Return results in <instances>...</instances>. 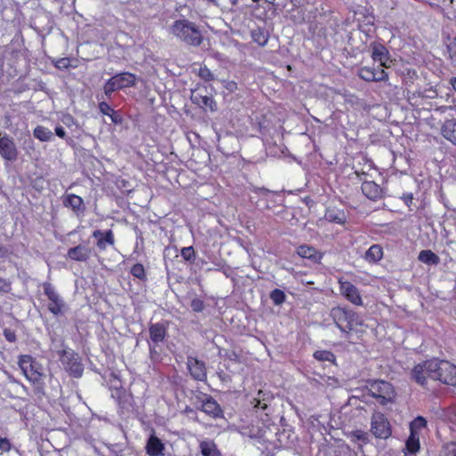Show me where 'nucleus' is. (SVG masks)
<instances>
[{
    "label": "nucleus",
    "instance_id": "obj_1",
    "mask_svg": "<svg viewBox=\"0 0 456 456\" xmlns=\"http://www.w3.org/2000/svg\"><path fill=\"white\" fill-rule=\"evenodd\" d=\"M18 364L33 387L34 395L38 400L45 396L44 373L41 365L29 354H21L19 357Z\"/></svg>",
    "mask_w": 456,
    "mask_h": 456
},
{
    "label": "nucleus",
    "instance_id": "obj_2",
    "mask_svg": "<svg viewBox=\"0 0 456 456\" xmlns=\"http://www.w3.org/2000/svg\"><path fill=\"white\" fill-rule=\"evenodd\" d=\"M330 316L336 326L345 333L363 332L364 322L362 318L354 311L346 307H334Z\"/></svg>",
    "mask_w": 456,
    "mask_h": 456
},
{
    "label": "nucleus",
    "instance_id": "obj_3",
    "mask_svg": "<svg viewBox=\"0 0 456 456\" xmlns=\"http://www.w3.org/2000/svg\"><path fill=\"white\" fill-rule=\"evenodd\" d=\"M170 33L191 46H200L203 36L198 26L187 19H180L170 26Z\"/></svg>",
    "mask_w": 456,
    "mask_h": 456
},
{
    "label": "nucleus",
    "instance_id": "obj_4",
    "mask_svg": "<svg viewBox=\"0 0 456 456\" xmlns=\"http://www.w3.org/2000/svg\"><path fill=\"white\" fill-rule=\"evenodd\" d=\"M59 360L68 374L79 379L84 373V364L80 356L72 349H63L58 352Z\"/></svg>",
    "mask_w": 456,
    "mask_h": 456
},
{
    "label": "nucleus",
    "instance_id": "obj_5",
    "mask_svg": "<svg viewBox=\"0 0 456 456\" xmlns=\"http://www.w3.org/2000/svg\"><path fill=\"white\" fill-rule=\"evenodd\" d=\"M368 389L370 395L381 405L395 402L396 392L393 385L387 381L373 380L369 384Z\"/></svg>",
    "mask_w": 456,
    "mask_h": 456
},
{
    "label": "nucleus",
    "instance_id": "obj_6",
    "mask_svg": "<svg viewBox=\"0 0 456 456\" xmlns=\"http://www.w3.org/2000/svg\"><path fill=\"white\" fill-rule=\"evenodd\" d=\"M437 358L434 357L419 362L411 370V379L418 385L425 387L428 379H433L436 374Z\"/></svg>",
    "mask_w": 456,
    "mask_h": 456
},
{
    "label": "nucleus",
    "instance_id": "obj_7",
    "mask_svg": "<svg viewBox=\"0 0 456 456\" xmlns=\"http://www.w3.org/2000/svg\"><path fill=\"white\" fill-rule=\"evenodd\" d=\"M42 287L45 296L49 300L48 311L55 316L63 314L67 310V305L55 287L50 282H44Z\"/></svg>",
    "mask_w": 456,
    "mask_h": 456
},
{
    "label": "nucleus",
    "instance_id": "obj_8",
    "mask_svg": "<svg viewBox=\"0 0 456 456\" xmlns=\"http://www.w3.org/2000/svg\"><path fill=\"white\" fill-rule=\"evenodd\" d=\"M434 380L448 386H456V366L447 360L437 358Z\"/></svg>",
    "mask_w": 456,
    "mask_h": 456
},
{
    "label": "nucleus",
    "instance_id": "obj_9",
    "mask_svg": "<svg viewBox=\"0 0 456 456\" xmlns=\"http://www.w3.org/2000/svg\"><path fill=\"white\" fill-rule=\"evenodd\" d=\"M370 430L376 438L387 439L392 435V428L387 418L381 412L371 417Z\"/></svg>",
    "mask_w": 456,
    "mask_h": 456
},
{
    "label": "nucleus",
    "instance_id": "obj_10",
    "mask_svg": "<svg viewBox=\"0 0 456 456\" xmlns=\"http://www.w3.org/2000/svg\"><path fill=\"white\" fill-rule=\"evenodd\" d=\"M358 76L367 82H386L388 80V74L380 66L362 67L358 70Z\"/></svg>",
    "mask_w": 456,
    "mask_h": 456
},
{
    "label": "nucleus",
    "instance_id": "obj_11",
    "mask_svg": "<svg viewBox=\"0 0 456 456\" xmlns=\"http://www.w3.org/2000/svg\"><path fill=\"white\" fill-rule=\"evenodd\" d=\"M341 295L354 305H362L363 302L356 286L348 281L338 280Z\"/></svg>",
    "mask_w": 456,
    "mask_h": 456
},
{
    "label": "nucleus",
    "instance_id": "obj_12",
    "mask_svg": "<svg viewBox=\"0 0 456 456\" xmlns=\"http://www.w3.org/2000/svg\"><path fill=\"white\" fill-rule=\"evenodd\" d=\"M18 149L12 138L8 135L0 137V156L7 161L18 159Z\"/></svg>",
    "mask_w": 456,
    "mask_h": 456
},
{
    "label": "nucleus",
    "instance_id": "obj_13",
    "mask_svg": "<svg viewBox=\"0 0 456 456\" xmlns=\"http://www.w3.org/2000/svg\"><path fill=\"white\" fill-rule=\"evenodd\" d=\"M149 334L151 338L149 347L151 354H152V352L154 351V347L158 346L159 343L165 341L167 335V328L163 323L160 322L151 323L149 325Z\"/></svg>",
    "mask_w": 456,
    "mask_h": 456
},
{
    "label": "nucleus",
    "instance_id": "obj_14",
    "mask_svg": "<svg viewBox=\"0 0 456 456\" xmlns=\"http://www.w3.org/2000/svg\"><path fill=\"white\" fill-rule=\"evenodd\" d=\"M187 367L193 379L204 381L207 379V368L204 362L193 356H188Z\"/></svg>",
    "mask_w": 456,
    "mask_h": 456
},
{
    "label": "nucleus",
    "instance_id": "obj_15",
    "mask_svg": "<svg viewBox=\"0 0 456 456\" xmlns=\"http://www.w3.org/2000/svg\"><path fill=\"white\" fill-rule=\"evenodd\" d=\"M200 411L213 419H218L224 416V411L219 403L208 395H204L201 400Z\"/></svg>",
    "mask_w": 456,
    "mask_h": 456
},
{
    "label": "nucleus",
    "instance_id": "obj_16",
    "mask_svg": "<svg viewBox=\"0 0 456 456\" xmlns=\"http://www.w3.org/2000/svg\"><path fill=\"white\" fill-rule=\"evenodd\" d=\"M92 237L96 240V247L100 251H104L107 246L115 245V235L112 230H94Z\"/></svg>",
    "mask_w": 456,
    "mask_h": 456
},
{
    "label": "nucleus",
    "instance_id": "obj_17",
    "mask_svg": "<svg viewBox=\"0 0 456 456\" xmlns=\"http://www.w3.org/2000/svg\"><path fill=\"white\" fill-rule=\"evenodd\" d=\"M92 249L83 244L69 248L66 257L76 262H86L90 259Z\"/></svg>",
    "mask_w": 456,
    "mask_h": 456
},
{
    "label": "nucleus",
    "instance_id": "obj_18",
    "mask_svg": "<svg viewBox=\"0 0 456 456\" xmlns=\"http://www.w3.org/2000/svg\"><path fill=\"white\" fill-rule=\"evenodd\" d=\"M297 254L302 257L310 260L314 264L321 263L323 253L317 250L314 247L303 244L297 248Z\"/></svg>",
    "mask_w": 456,
    "mask_h": 456
},
{
    "label": "nucleus",
    "instance_id": "obj_19",
    "mask_svg": "<svg viewBox=\"0 0 456 456\" xmlns=\"http://www.w3.org/2000/svg\"><path fill=\"white\" fill-rule=\"evenodd\" d=\"M371 58L374 61L379 62L381 68L387 67V62L389 61V52L387 47L379 42L370 44Z\"/></svg>",
    "mask_w": 456,
    "mask_h": 456
},
{
    "label": "nucleus",
    "instance_id": "obj_20",
    "mask_svg": "<svg viewBox=\"0 0 456 456\" xmlns=\"http://www.w3.org/2000/svg\"><path fill=\"white\" fill-rule=\"evenodd\" d=\"M361 189L362 193L370 200L377 201L383 198V189L374 181H364Z\"/></svg>",
    "mask_w": 456,
    "mask_h": 456
},
{
    "label": "nucleus",
    "instance_id": "obj_21",
    "mask_svg": "<svg viewBox=\"0 0 456 456\" xmlns=\"http://www.w3.org/2000/svg\"><path fill=\"white\" fill-rule=\"evenodd\" d=\"M145 451L149 456H163L165 444L158 436L151 435L147 440Z\"/></svg>",
    "mask_w": 456,
    "mask_h": 456
},
{
    "label": "nucleus",
    "instance_id": "obj_22",
    "mask_svg": "<svg viewBox=\"0 0 456 456\" xmlns=\"http://www.w3.org/2000/svg\"><path fill=\"white\" fill-rule=\"evenodd\" d=\"M63 205L66 208H71L72 211L77 215L83 213L86 208L84 200L80 196L74 193L68 194L63 199Z\"/></svg>",
    "mask_w": 456,
    "mask_h": 456
},
{
    "label": "nucleus",
    "instance_id": "obj_23",
    "mask_svg": "<svg viewBox=\"0 0 456 456\" xmlns=\"http://www.w3.org/2000/svg\"><path fill=\"white\" fill-rule=\"evenodd\" d=\"M441 134L456 146V118L446 119L441 126Z\"/></svg>",
    "mask_w": 456,
    "mask_h": 456
},
{
    "label": "nucleus",
    "instance_id": "obj_24",
    "mask_svg": "<svg viewBox=\"0 0 456 456\" xmlns=\"http://www.w3.org/2000/svg\"><path fill=\"white\" fill-rule=\"evenodd\" d=\"M273 399V395L270 391L259 389L256 395L251 400V404L254 408L265 410Z\"/></svg>",
    "mask_w": 456,
    "mask_h": 456
},
{
    "label": "nucleus",
    "instance_id": "obj_25",
    "mask_svg": "<svg viewBox=\"0 0 456 456\" xmlns=\"http://www.w3.org/2000/svg\"><path fill=\"white\" fill-rule=\"evenodd\" d=\"M115 80L120 86V90L127 87H133L136 84V77L130 72H121L113 76Z\"/></svg>",
    "mask_w": 456,
    "mask_h": 456
},
{
    "label": "nucleus",
    "instance_id": "obj_26",
    "mask_svg": "<svg viewBox=\"0 0 456 456\" xmlns=\"http://www.w3.org/2000/svg\"><path fill=\"white\" fill-rule=\"evenodd\" d=\"M383 257V248L379 244L371 245L365 252L364 259L370 264H376Z\"/></svg>",
    "mask_w": 456,
    "mask_h": 456
},
{
    "label": "nucleus",
    "instance_id": "obj_27",
    "mask_svg": "<svg viewBox=\"0 0 456 456\" xmlns=\"http://www.w3.org/2000/svg\"><path fill=\"white\" fill-rule=\"evenodd\" d=\"M200 449L202 456H221L220 451L213 441H201L200 443Z\"/></svg>",
    "mask_w": 456,
    "mask_h": 456
},
{
    "label": "nucleus",
    "instance_id": "obj_28",
    "mask_svg": "<svg viewBox=\"0 0 456 456\" xmlns=\"http://www.w3.org/2000/svg\"><path fill=\"white\" fill-rule=\"evenodd\" d=\"M324 217L327 221L338 224H344L346 222V216L341 210L328 209Z\"/></svg>",
    "mask_w": 456,
    "mask_h": 456
},
{
    "label": "nucleus",
    "instance_id": "obj_29",
    "mask_svg": "<svg viewBox=\"0 0 456 456\" xmlns=\"http://www.w3.org/2000/svg\"><path fill=\"white\" fill-rule=\"evenodd\" d=\"M419 261L427 264L436 265L440 262L439 256L430 249L421 250L418 256Z\"/></svg>",
    "mask_w": 456,
    "mask_h": 456
},
{
    "label": "nucleus",
    "instance_id": "obj_30",
    "mask_svg": "<svg viewBox=\"0 0 456 456\" xmlns=\"http://www.w3.org/2000/svg\"><path fill=\"white\" fill-rule=\"evenodd\" d=\"M420 451V441L419 434H410L405 442L403 452H419Z\"/></svg>",
    "mask_w": 456,
    "mask_h": 456
},
{
    "label": "nucleus",
    "instance_id": "obj_31",
    "mask_svg": "<svg viewBox=\"0 0 456 456\" xmlns=\"http://www.w3.org/2000/svg\"><path fill=\"white\" fill-rule=\"evenodd\" d=\"M192 100L194 103L201 108H208L212 111L216 109V102L212 97L207 95H194Z\"/></svg>",
    "mask_w": 456,
    "mask_h": 456
},
{
    "label": "nucleus",
    "instance_id": "obj_32",
    "mask_svg": "<svg viewBox=\"0 0 456 456\" xmlns=\"http://www.w3.org/2000/svg\"><path fill=\"white\" fill-rule=\"evenodd\" d=\"M33 135L40 142H49L53 137L52 131L44 126H36L33 130Z\"/></svg>",
    "mask_w": 456,
    "mask_h": 456
},
{
    "label": "nucleus",
    "instance_id": "obj_33",
    "mask_svg": "<svg viewBox=\"0 0 456 456\" xmlns=\"http://www.w3.org/2000/svg\"><path fill=\"white\" fill-rule=\"evenodd\" d=\"M252 39L255 43H256L260 46H265L268 42V34L265 31V29L261 28H257L253 29L251 32Z\"/></svg>",
    "mask_w": 456,
    "mask_h": 456
},
{
    "label": "nucleus",
    "instance_id": "obj_34",
    "mask_svg": "<svg viewBox=\"0 0 456 456\" xmlns=\"http://www.w3.org/2000/svg\"><path fill=\"white\" fill-rule=\"evenodd\" d=\"M428 425L427 419L422 416L416 417L410 423V434H419L422 428Z\"/></svg>",
    "mask_w": 456,
    "mask_h": 456
},
{
    "label": "nucleus",
    "instance_id": "obj_35",
    "mask_svg": "<svg viewBox=\"0 0 456 456\" xmlns=\"http://www.w3.org/2000/svg\"><path fill=\"white\" fill-rule=\"evenodd\" d=\"M103 90H104L105 95L110 98L115 91L120 90V86L118 84V82L115 80L114 77L112 76L104 84Z\"/></svg>",
    "mask_w": 456,
    "mask_h": 456
},
{
    "label": "nucleus",
    "instance_id": "obj_36",
    "mask_svg": "<svg viewBox=\"0 0 456 456\" xmlns=\"http://www.w3.org/2000/svg\"><path fill=\"white\" fill-rule=\"evenodd\" d=\"M103 90H104L105 95L110 98L115 91L120 90V86L118 84V82L115 80L114 77L112 76L104 84Z\"/></svg>",
    "mask_w": 456,
    "mask_h": 456
},
{
    "label": "nucleus",
    "instance_id": "obj_37",
    "mask_svg": "<svg viewBox=\"0 0 456 456\" xmlns=\"http://www.w3.org/2000/svg\"><path fill=\"white\" fill-rule=\"evenodd\" d=\"M130 273L134 277H135L142 281L147 280L146 272H145V269H144V266L142 264H140V263L134 264L130 269Z\"/></svg>",
    "mask_w": 456,
    "mask_h": 456
},
{
    "label": "nucleus",
    "instance_id": "obj_38",
    "mask_svg": "<svg viewBox=\"0 0 456 456\" xmlns=\"http://www.w3.org/2000/svg\"><path fill=\"white\" fill-rule=\"evenodd\" d=\"M314 357L321 362H333L335 355L329 350H317L314 353Z\"/></svg>",
    "mask_w": 456,
    "mask_h": 456
},
{
    "label": "nucleus",
    "instance_id": "obj_39",
    "mask_svg": "<svg viewBox=\"0 0 456 456\" xmlns=\"http://www.w3.org/2000/svg\"><path fill=\"white\" fill-rule=\"evenodd\" d=\"M53 66L60 69V70H65L69 69L70 67L76 68L77 65L71 64V60L68 57L59 58L57 60L53 61Z\"/></svg>",
    "mask_w": 456,
    "mask_h": 456
},
{
    "label": "nucleus",
    "instance_id": "obj_40",
    "mask_svg": "<svg viewBox=\"0 0 456 456\" xmlns=\"http://www.w3.org/2000/svg\"><path fill=\"white\" fill-rule=\"evenodd\" d=\"M270 298L272 299L275 305H280L282 303H284L286 299V295L284 291H282L281 289H274L270 293Z\"/></svg>",
    "mask_w": 456,
    "mask_h": 456
},
{
    "label": "nucleus",
    "instance_id": "obj_41",
    "mask_svg": "<svg viewBox=\"0 0 456 456\" xmlns=\"http://www.w3.org/2000/svg\"><path fill=\"white\" fill-rule=\"evenodd\" d=\"M182 257L188 262L193 263L196 258L195 250L192 246L184 247L181 250Z\"/></svg>",
    "mask_w": 456,
    "mask_h": 456
},
{
    "label": "nucleus",
    "instance_id": "obj_42",
    "mask_svg": "<svg viewBox=\"0 0 456 456\" xmlns=\"http://www.w3.org/2000/svg\"><path fill=\"white\" fill-rule=\"evenodd\" d=\"M199 77L206 82H210V81L214 80V78H215L214 74L211 72V70L207 66H203V67L200 68Z\"/></svg>",
    "mask_w": 456,
    "mask_h": 456
},
{
    "label": "nucleus",
    "instance_id": "obj_43",
    "mask_svg": "<svg viewBox=\"0 0 456 456\" xmlns=\"http://www.w3.org/2000/svg\"><path fill=\"white\" fill-rule=\"evenodd\" d=\"M447 52L449 59L456 64V37L447 45Z\"/></svg>",
    "mask_w": 456,
    "mask_h": 456
},
{
    "label": "nucleus",
    "instance_id": "obj_44",
    "mask_svg": "<svg viewBox=\"0 0 456 456\" xmlns=\"http://www.w3.org/2000/svg\"><path fill=\"white\" fill-rule=\"evenodd\" d=\"M99 110L102 115L112 116L114 114V109H112L109 103L105 102H100L98 104Z\"/></svg>",
    "mask_w": 456,
    "mask_h": 456
},
{
    "label": "nucleus",
    "instance_id": "obj_45",
    "mask_svg": "<svg viewBox=\"0 0 456 456\" xmlns=\"http://www.w3.org/2000/svg\"><path fill=\"white\" fill-rule=\"evenodd\" d=\"M191 307L193 312L200 313L205 308L204 301L202 299H200V298H193L191 301Z\"/></svg>",
    "mask_w": 456,
    "mask_h": 456
},
{
    "label": "nucleus",
    "instance_id": "obj_46",
    "mask_svg": "<svg viewBox=\"0 0 456 456\" xmlns=\"http://www.w3.org/2000/svg\"><path fill=\"white\" fill-rule=\"evenodd\" d=\"M12 449V444L6 437H2L0 436V451L3 452H8Z\"/></svg>",
    "mask_w": 456,
    "mask_h": 456
},
{
    "label": "nucleus",
    "instance_id": "obj_47",
    "mask_svg": "<svg viewBox=\"0 0 456 456\" xmlns=\"http://www.w3.org/2000/svg\"><path fill=\"white\" fill-rule=\"evenodd\" d=\"M3 333H4L5 339L8 342L14 343L17 340V336L13 330L6 328L4 330Z\"/></svg>",
    "mask_w": 456,
    "mask_h": 456
},
{
    "label": "nucleus",
    "instance_id": "obj_48",
    "mask_svg": "<svg viewBox=\"0 0 456 456\" xmlns=\"http://www.w3.org/2000/svg\"><path fill=\"white\" fill-rule=\"evenodd\" d=\"M12 289V283L7 279L0 277V291L8 293Z\"/></svg>",
    "mask_w": 456,
    "mask_h": 456
},
{
    "label": "nucleus",
    "instance_id": "obj_49",
    "mask_svg": "<svg viewBox=\"0 0 456 456\" xmlns=\"http://www.w3.org/2000/svg\"><path fill=\"white\" fill-rule=\"evenodd\" d=\"M353 436L357 440L362 441L363 443H367L368 441V434L362 430H355L353 432Z\"/></svg>",
    "mask_w": 456,
    "mask_h": 456
},
{
    "label": "nucleus",
    "instance_id": "obj_50",
    "mask_svg": "<svg viewBox=\"0 0 456 456\" xmlns=\"http://www.w3.org/2000/svg\"><path fill=\"white\" fill-rule=\"evenodd\" d=\"M446 456H456V443L446 444Z\"/></svg>",
    "mask_w": 456,
    "mask_h": 456
},
{
    "label": "nucleus",
    "instance_id": "obj_51",
    "mask_svg": "<svg viewBox=\"0 0 456 456\" xmlns=\"http://www.w3.org/2000/svg\"><path fill=\"white\" fill-rule=\"evenodd\" d=\"M54 131H55V134L58 137L62 138V139H64L66 137V131L61 126H57L55 127Z\"/></svg>",
    "mask_w": 456,
    "mask_h": 456
},
{
    "label": "nucleus",
    "instance_id": "obj_52",
    "mask_svg": "<svg viewBox=\"0 0 456 456\" xmlns=\"http://www.w3.org/2000/svg\"><path fill=\"white\" fill-rule=\"evenodd\" d=\"M402 199L403 200L404 203L407 206H411V204L412 203V200H413V196L411 193H406V194L403 195Z\"/></svg>",
    "mask_w": 456,
    "mask_h": 456
},
{
    "label": "nucleus",
    "instance_id": "obj_53",
    "mask_svg": "<svg viewBox=\"0 0 456 456\" xmlns=\"http://www.w3.org/2000/svg\"><path fill=\"white\" fill-rule=\"evenodd\" d=\"M111 118V121L115 124H118L121 121V118L118 115H117L116 111L114 110V114L112 116H109Z\"/></svg>",
    "mask_w": 456,
    "mask_h": 456
},
{
    "label": "nucleus",
    "instance_id": "obj_54",
    "mask_svg": "<svg viewBox=\"0 0 456 456\" xmlns=\"http://www.w3.org/2000/svg\"><path fill=\"white\" fill-rule=\"evenodd\" d=\"M450 84L452 85V88L456 92V77H453L450 79Z\"/></svg>",
    "mask_w": 456,
    "mask_h": 456
},
{
    "label": "nucleus",
    "instance_id": "obj_55",
    "mask_svg": "<svg viewBox=\"0 0 456 456\" xmlns=\"http://www.w3.org/2000/svg\"><path fill=\"white\" fill-rule=\"evenodd\" d=\"M407 74H408L411 77H416V76H417L416 71H415L414 69H407Z\"/></svg>",
    "mask_w": 456,
    "mask_h": 456
},
{
    "label": "nucleus",
    "instance_id": "obj_56",
    "mask_svg": "<svg viewBox=\"0 0 456 456\" xmlns=\"http://www.w3.org/2000/svg\"><path fill=\"white\" fill-rule=\"evenodd\" d=\"M403 456H417L416 452H403Z\"/></svg>",
    "mask_w": 456,
    "mask_h": 456
},
{
    "label": "nucleus",
    "instance_id": "obj_57",
    "mask_svg": "<svg viewBox=\"0 0 456 456\" xmlns=\"http://www.w3.org/2000/svg\"><path fill=\"white\" fill-rule=\"evenodd\" d=\"M260 0H252L254 3H258Z\"/></svg>",
    "mask_w": 456,
    "mask_h": 456
}]
</instances>
